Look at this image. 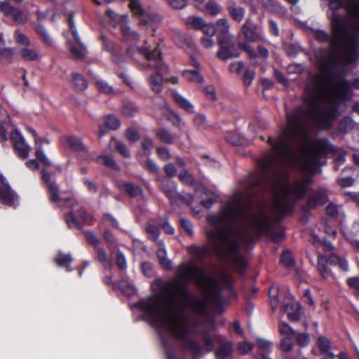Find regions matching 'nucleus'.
Listing matches in <instances>:
<instances>
[{
  "label": "nucleus",
  "instance_id": "8fccbe9b",
  "mask_svg": "<svg viewBox=\"0 0 359 359\" xmlns=\"http://www.w3.org/2000/svg\"><path fill=\"white\" fill-rule=\"evenodd\" d=\"M264 6L272 12H277L281 8L280 4L276 0H266L263 1Z\"/></svg>",
  "mask_w": 359,
  "mask_h": 359
},
{
  "label": "nucleus",
  "instance_id": "e2e57ef3",
  "mask_svg": "<svg viewBox=\"0 0 359 359\" xmlns=\"http://www.w3.org/2000/svg\"><path fill=\"white\" fill-rule=\"evenodd\" d=\"M252 345L245 341L240 342L238 346V352L245 355L249 353L252 349Z\"/></svg>",
  "mask_w": 359,
  "mask_h": 359
},
{
  "label": "nucleus",
  "instance_id": "c85d7f7f",
  "mask_svg": "<svg viewBox=\"0 0 359 359\" xmlns=\"http://www.w3.org/2000/svg\"><path fill=\"white\" fill-rule=\"evenodd\" d=\"M19 53L20 57L27 61L37 60L39 58V53L35 49L31 48L29 46L20 47Z\"/></svg>",
  "mask_w": 359,
  "mask_h": 359
},
{
  "label": "nucleus",
  "instance_id": "774afa93",
  "mask_svg": "<svg viewBox=\"0 0 359 359\" xmlns=\"http://www.w3.org/2000/svg\"><path fill=\"white\" fill-rule=\"evenodd\" d=\"M97 255L98 259L100 262H103V264H104V265L105 266H107L110 265V262H109V261L107 259V254H106L105 251L103 249L98 248L97 249Z\"/></svg>",
  "mask_w": 359,
  "mask_h": 359
},
{
  "label": "nucleus",
  "instance_id": "f8f14e48",
  "mask_svg": "<svg viewBox=\"0 0 359 359\" xmlns=\"http://www.w3.org/2000/svg\"><path fill=\"white\" fill-rule=\"evenodd\" d=\"M11 139L18 156L22 158H27L29 156L30 147L26 143L22 135L18 130H14L11 133Z\"/></svg>",
  "mask_w": 359,
  "mask_h": 359
},
{
  "label": "nucleus",
  "instance_id": "ddd939ff",
  "mask_svg": "<svg viewBox=\"0 0 359 359\" xmlns=\"http://www.w3.org/2000/svg\"><path fill=\"white\" fill-rule=\"evenodd\" d=\"M0 10L5 15L11 17L17 23L24 24L27 21V17L18 8L13 6L8 1L0 2Z\"/></svg>",
  "mask_w": 359,
  "mask_h": 359
},
{
  "label": "nucleus",
  "instance_id": "6e6d98bb",
  "mask_svg": "<svg viewBox=\"0 0 359 359\" xmlns=\"http://www.w3.org/2000/svg\"><path fill=\"white\" fill-rule=\"evenodd\" d=\"M180 180L186 184H193L194 180L193 176L187 170L183 171L179 175Z\"/></svg>",
  "mask_w": 359,
  "mask_h": 359
},
{
  "label": "nucleus",
  "instance_id": "09e8293b",
  "mask_svg": "<svg viewBox=\"0 0 359 359\" xmlns=\"http://www.w3.org/2000/svg\"><path fill=\"white\" fill-rule=\"evenodd\" d=\"M97 88L100 91L106 94L113 93L114 90L107 83L102 80H97L96 81Z\"/></svg>",
  "mask_w": 359,
  "mask_h": 359
},
{
  "label": "nucleus",
  "instance_id": "a19ab883",
  "mask_svg": "<svg viewBox=\"0 0 359 359\" xmlns=\"http://www.w3.org/2000/svg\"><path fill=\"white\" fill-rule=\"evenodd\" d=\"M279 331L284 337H293L296 333L295 331L285 323H280Z\"/></svg>",
  "mask_w": 359,
  "mask_h": 359
},
{
  "label": "nucleus",
  "instance_id": "a211bd4d",
  "mask_svg": "<svg viewBox=\"0 0 359 359\" xmlns=\"http://www.w3.org/2000/svg\"><path fill=\"white\" fill-rule=\"evenodd\" d=\"M191 64L195 67V69L185 70L183 72V76L189 82L201 83L203 81V76L199 72V62L194 58L191 57Z\"/></svg>",
  "mask_w": 359,
  "mask_h": 359
},
{
  "label": "nucleus",
  "instance_id": "9b49d317",
  "mask_svg": "<svg viewBox=\"0 0 359 359\" xmlns=\"http://www.w3.org/2000/svg\"><path fill=\"white\" fill-rule=\"evenodd\" d=\"M218 41L220 50L217 53L218 57L222 60H227L231 57H236L238 54L234 52V45L230 37L222 38V35L218 36Z\"/></svg>",
  "mask_w": 359,
  "mask_h": 359
},
{
  "label": "nucleus",
  "instance_id": "72a5a7b5",
  "mask_svg": "<svg viewBox=\"0 0 359 359\" xmlns=\"http://www.w3.org/2000/svg\"><path fill=\"white\" fill-rule=\"evenodd\" d=\"M67 145L70 149L76 151H84L85 147L82 144L80 139L76 137H69L67 140Z\"/></svg>",
  "mask_w": 359,
  "mask_h": 359
},
{
  "label": "nucleus",
  "instance_id": "3c124183",
  "mask_svg": "<svg viewBox=\"0 0 359 359\" xmlns=\"http://www.w3.org/2000/svg\"><path fill=\"white\" fill-rule=\"evenodd\" d=\"M292 337H283L281 340L280 347L285 352H289L292 350L294 344L292 340Z\"/></svg>",
  "mask_w": 359,
  "mask_h": 359
},
{
  "label": "nucleus",
  "instance_id": "f257e3e1",
  "mask_svg": "<svg viewBox=\"0 0 359 359\" xmlns=\"http://www.w3.org/2000/svg\"><path fill=\"white\" fill-rule=\"evenodd\" d=\"M338 67L332 68L324 75L310 77L304 96L306 107H299L287 115V126L276 140L269 138L272 152L259 163L262 177L256 183L257 186H266V178H269L274 194V210L280 217L292 211L294 199L302 198L312 182L310 176L305 175L290 185L285 167L298 166L303 172L314 174L321 158L328 151L334 150L332 144L325 142L311 149L303 145L309 121L328 128L338 116L340 100L351 97V86L359 88V78L351 84L341 74L335 73Z\"/></svg>",
  "mask_w": 359,
  "mask_h": 359
},
{
  "label": "nucleus",
  "instance_id": "49530a36",
  "mask_svg": "<svg viewBox=\"0 0 359 359\" xmlns=\"http://www.w3.org/2000/svg\"><path fill=\"white\" fill-rule=\"evenodd\" d=\"M72 259L70 255H65L60 252L55 258L56 263L60 266H68Z\"/></svg>",
  "mask_w": 359,
  "mask_h": 359
},
{
  "label": "nucleus",
  "instance_id": "2f4dec72",
  "mask_svg": "<svg viewBox=\"0 0 359 359\" xmlns=\"http://www.w3.org/2000/svg\"><path fill=\"white\" fill-rule=\"evenodd\" d=\"M157 256L163 267L165 269L171 268V262L167 257V252L163 243L159 244V248L157 251Z\"/></svg>",
  "mask_w": 359,
  "mask_h": 359
},
{
  "label": "nucleus",
  "instance_id": "c756f323",
  "mask_svg": "<svg viewBox=\"0 0 359 359\" xmlns=\"http://www.w3.org/2000/svg\"><path fill=\"white\" fill-rule=\"evenodd\" d=\"M122 188L131 197H137L142 195V189L139 186H136L131 182H125L122 184Z\"/></svg>",
  "mask_w": 359,
  "mask_h": 359
},
{
  "label": "nucleus",
  "instance_id": "9d476101",
  "mask_svg": "<svg viewBox=\"0 0 359 359\" xmlns=\"http://www.w3.org/2000/svg\"><path fill=\"white\" fill-rule=\"evenodd\" d=\"M327 263H329L331 265H338L339 267L344 271H347L348 269V263L346 261L340 258L339 256L334 253H332L329 256L327 260H326L323 255H319L318 269L324 278H327L330 275V271L327 267Z\"/></svg>",
  "mask_w": 359,
  "mask_h": 359
},
{
  "label": "nucleus",
  "instance_id": "4d7b16f0",
  "mask_svg": "<svg viewBox=\"0 0 359 359\" xmlns=\"http://www.w3.org/2000/svg\"><path fill=\"white\" fill-rule=\"evenodd\" d=\"M229 70L231 72L241 74L242 72L245 71L244 64L241 61L233 62L230 65Z\"/></svg>",
  "mask_w": 359,
  "mask_h": 359
},
{
  "label": "nucleus",
  "instance_id": "bb28decb",
  "mask_svg": "<svg viewBox=\"0 0 359 359\" xmlns=\"http://www.w3.org/2000/svg\"><path fill=\"white\" fill-rule=\"evenodd\" d=\"M163 191L165 195L170 198L171 201H175L177 198L180 197L182 199L185 200L184 198L181 196L177 191L176 185L171 181H168L163 187Z\"/></svg>",
  "mask_w": 359,
  "mask_h": 359
},
{
  "label": "nucleus",
  "instance_id": "5701e85b",
  "mask_svg": "<svg viewBox=\"0 0 359 359\" xmlns=\"http://www.w3.org/2000/svg\"><path fill=\"white\" fill-rule=\"evenodd\" d=\"M227 10L230 16L236 21L241 22L245 16V9L236 4L233 0H229L228 1Z\"/></svg>",
  "mask_w": 359,
  "mask_h": 359
},
{
  "label": "nucleus",
  "instance_id": "a878e982",
  "mask_svg": "<svg viewBox=\"0 0 359 359\" xmlns=\"http://www.w3.org/2000/svg\"><path fill=\"white\" fill-rule=\"evenodd\" d=\"M172 97L175 102L184 110L189 113H193L194 111V105L185 97L181 95L177 91L172 92Z\"/></svg>",
  "mask_w": 359,
  "mask_h": 359
},
{
  "label": "nucleus",
  "instance_id": "052dcab7",
  "mask_svg": "<svg viewBox=\"0 0 359 359\" xmlns=\"http://www.w3.org/2000/svg\"><path fill=\"white\" fill-rule=\"evenodd\" d=\"M255 77V72L253 70L246 69L244 71L243 82L245 86H250Z\"/></svg>",
  "mask_w": 359,
  "mask_h": 359
},
{
  "label": "nucleus",
  "instance_id": "603ef678",
  "mask_svg": "<svg viewBox=\"0 0 359 359\" xmlns=\"http://www.w3.org/2000/svg\"><path fill=\"white\" fill-rule=\"evenodd\" d=\"M205 349L207 352L211 351L214 346V339L210 333H205L203 337Z\"/></svg>",
  "mask_w": 359,
  "mask_h": 359
},
{
  "label": "nucleus",
  "instance_id": "dca6fc26",
  "mask_svg": "<svg viewBox=\"0 0 359 359\" xmlns=\"http://www.w3.org/2000/svg\"><path fill=\"white\" fill-rule=\"evenodd\" d=\"M27 130L34 137L35 156L36 160L39 161L44 167L50 166L51 162L43 151L42 142L41 139L36 137V133L34 129L28 128Z\"/></svg>",
  "mask_w": 359,
  "mask_h": 359
},
{
  "label": "nucleus",
  "instance_id": "4c0bfd02",
  "mask_svg": "<svg viewBox=\"0 0 359 359\" xmlns=\"http://www.w3.org/2000/svg\"><path fill=\"white\" fill-rule=\"evenodd\" d=\"M174 42L180 48H186L190 46V41L181 32H177L173 36Z\"/></svg>",
  "mask_w": 359,
  "mask_h": 359
},
{
  "label": "nucleus",
  "instance_id": "c03bdc74",
  "mask_svg": "<svg viewBox=\"0 0 359 359\" xmlns=\"http://www.w3.org/2000/svg\"><path fill=\"white\" fill-rule=\"evenodd\" d=\"M296 341L300 346H306L310 342V336L305 332L295 333Z\"/></svg>",
  "mask_w": 359,
  "mask_h": 359
},
{
  "label": "nucleus",
  "instance_id": "a18cd8bd",
  "mask_svg": "<svg viewBox=\"0 0 359 359\" xmlns=\"http://www.w3.org/2000/svg\"><path fill=\"white\" fill-rule=\"evenodd\" d=\"M137 111V107L133 103L124 104L122 108V114L126 116H133Z\"/></svg>",
  "mask_w": 359,
  "mask_h": 359
},
{
  "label": "nucleus",
  "instance_id": "0e129e2a",
  "mask_svg": "<svg viewBox=\"0 0 359 359\" xmlns=\"http://www.w3.org/2000/svg\"><path fill=\"white\" fill-rule=\"evenodd\" d=\"M36 32L41 35L45 42L50 43V38L46 29L41 25H37L35 28Z\"/></svg>",
  "mask_w": 359,
  "mask_h": 359
},
{
  "label": "nucleus",
  "instance_id": "4be33fe9",
  "mask_svg": "<svg viewBox=\"0 0 359 359\" xmlns=\"http://www.w3.org/2000/svg\"><path fill=\"white\" fill-rule=\"evenodd\" d=\"M327 201V196L325 191L320 189L318 191H313L308 200V205L310 208H314L319 205L324 204Z\"/></svg>",
  "mask_w": 359,
  "mask_h": 359
},
{
  "label": "nucleus",
  "instance_id": "2eb2a0df",
  "mask_svg": "<svg viewBox=\"0 0 359 359\" xmlns=\"http://www.w3.org/2000/svg\"><path fill=\"white\" fill-rule=\"evenodd\" d=\"M288 299L292 301L291 303L283 304V309L287 315L288 318L292 321H297L302 315V307L298 302L294 301V297L292 294L288 296Z\"/></svg>",
  "mask_w": 359,
  "mask_h": 359
},
{
  "label": "nucleus",
  "instance_id": "cd10ccee",
  "mask_svg": "<svg viewBox=\"0 0 359 359\" xmlns=\"http://www.w3.org/2000/svg\"><path fill=\"white\" fill-rule=\"evenodd\" d=\"M109 147L111 150H116L125 158H129L130 156V151L126 146L116 138H111Z\"/></svg>",
  "mask_w": 359,
  "mask_h": 359
},
{
  "label": "nucleus",
  "instance_id": "393cba45",
  "mask_svg": "<svg viewBox=\"0 0 359 359\" xmlns=\"http://www.w3.org/2000/svg\"><path fill=\"white\" fill-rule=\"evenodd\" d=\"M197 6L205 14L215 16L221 13L222 7L215 1L210 0L205 4H198Z\"/></svg>",
  "mask_w": 359,
  "mask_h": 359
},
{
  "label": "nucleus",
  "instance_id": "680f3d73",
  "mask_svg": "<svg viewBox=\"0 0 359 359\" xmlns=\"http://www.w3.org/2000/svg\"><path fill=\"white\" fill-rule=\"evenodd\" d=\"M144 167L145 168V169H147L151 173H157L158 171V165L155 163V162L153 160L150 158H147L144 164Z\"/></svg>",
  "mask_w": 359,
  "mask_h": 359
},
{
  "label": "nucleus",
  "instance_id": "39448f33",
  "mask_svg": "<svg viewBox=\"0 0 359 359\" xmlns=\"http://www.w3.org/2000/svg\"><path fill=\"white\" fill-rule=\"evenodd\" d=\"M135 50L146 57L149 61L148 66L156 70L149 78V85L153 92L160 93L163 90V74L167 71V67L161 61L160 51L157 48L151 52L147 48L139 46Z\"/></svg>",
  "mask_w": 359,
  "mask_h": 359
},
{
  "label": "nucleus",
  "instance_id": "b1692460",
  "mask_svg": "<svg viewBox=\"0 0 359 359\" xmlns=\"http://www.w3.org/2000/svg\"><path fill=\"white\" fill-rule=\"evenodd\" d=\"M241 32L248 43H249L248 42L259 41L262 39L261 33L258 30L251 28L248 25V21L242 26Z\"/></svg>",
  "mask_w": 359,
  "mask_h": 359
},
{
  "label": "nucleus",
  "instance_id": "e433bc0d",
  "mask_svg": "<svg viewBox=\"0 0 359 359\" xmlns=\"http://www.w3.org/2000/svg\"><path fill=\"white\" fill-rule=\"evenodd\" d=\"M104 124L110 130H116L120 127L119 120L113 115H108L105 117Z\"/></svg>",
  "mask_w": 359,
  "mask_h": 359
},
{
  "label": "nucleus",
  "instance_id": "79ce46f5",
  "mask_svg": "<svg viewBox=\"0 0 359 359\" xmlns=\"http://www.w3.org/2000/svg\"><path fill=\"white\" fill-rule=\"evenodd\" d=\"M14 37L16 43L20 46V47H26L29 46V40L27 38V36L23 34L19 31H15L14 34Z\"/></svg>",
  "mask_w": 359,
  "mask_h": 359
},
{
  "label": "nucleus",
  "instance_id": "ea45409f",
  "mask_svg": "<svg viewBox=\"0 0 359 359\" xmlns=\"http://www.w3.org/2000/svg\"><path fill=\"white\" fill-rule=\"evenodd\" d=\"M317 344H318L319 349L322 352H323L325 353H327L329 352L330 348V341L325 337L320 336L318 338Z\"/></svg>",
  "mask_w": 359,
  "mask_h": 359
},
{
  "label": "nucleus",
  "instance_id": "7ed1b4c3",
  "mask_svg": "<svg viewBox=\"0 0 359 359\" xmlns=\"http://www.w3.org/2000/svg\"><path fill=\"white\" fill-rule=\"evenodd\" d=\"M210 226L205 230L212 250L219 257L232 261L240 272L246 262L240 252L241 242L251 243L258 234L270 227V221L262 209H250L247 196L236 192L224 203L218 213L207 217Z\"/></svg>",
  "mask_w": 359,
  "mask_h": 359
},
{
  "label": "nucleus",
  "instance_id": "f704fd0d",
  "mask_svg": "<svg viewBox=\"0 0 359 359\" xmlns=\"http://www.w3.org/2000/svg\"><path fill=\"white\" fill-rule=\"evenodd\" d=\"M14 54V50L11 48H0V62L3 64L11 62Z\"/></svg>",
  "mask_w": 359,
  "mask_h": 359
},
{
  "label": "nucleus",
  "instance_id": "473e14b6",
  "mask_svg": "<svg viewBox=\"0 0 359 359\" xmlns=\"http://www.w3.org/2000/svg\"><path fill=\"white\" fill-rule=\"evenodd\" d=\"M204 22L203 19L198 16H189L186 19L187 26L194 29H201Z\"/></svg>",
  "mask_w": 359,
  "mask_h": 359
},
{
  "label": "nucleus",
  "instance_id": "f3484780",
  "mask_svg": "<svg viewBox=\"0 0 359 359\" xmlns=\"http://www.w3.org/2000/svg\"><path fill=\"white\" fill-rule=\"evenodd\" d=\"M215 338L220 343V346L215 351L217 359H229L231 356L232 344L229 341H225L219 335H215Z\"/></svg>",
  "mask_w": 359,
  "mask_h": 359
},
{
  "label": "nucleus",
  "instance_id": "1a4fd4ad",
  "mask_svg": "<svg viewBox=\"0 0 359 359\" xmlns=\"http://www.w3.org/2000/svg\"><path fill=\"white\" fill-rule=\"evenodd\" d=\"M69 27L72 31L74 42L68 41V48L74 58L76 60L83 59L88 53V50L85 45L81 41L79 34L76 29L74 22L73 21V15L71 14L69 17Z\"/></svg>",
  "mask_w": 359,
  "mask_h": 359
},
{
  "label": "nucleus",
  "instance_id": "69168bd1",
  "mask_svg": "<svg viewBox=\"0 0 359 359\" xmlns=\"http://www.w3.org/2000/svg\"><path fill=\"white\" fill-rule=\"evenodd\" d=\"M194 124L198 127L200 129H203L206 126V118L205 116L201 114H198L194 118Z\"/></svg>",
  "mask_w": 359,
  "mask_h": 359
},
{
  "label": "nucleus",
  "instance_id": "58836bf2",
  "mask_svg": "<svg viewBox=\"0 0 359 359\" xmlns=\"http://www.w3.org/2000/svg\"><path fill=\"white\" fill-rule=\"evenodd\" d=\"M156 135L159 140L165 143L170 144L175 140V136L165 129L159 130Z\"/></svg>",
  "mask_w": 359,
  "mask_h": 359
},
{
  "label": "nucleus",
  "instance_id": "412c9836",
  "mask_svg": "<svg viewBox=\"0 0 359 359\" xmlns=\"http://www.w3.org/2000/svg\"><path fill=\"white\" fill-rule=\"evenodd\" d=\"M239 48L245 51H246L250 58H254L257 56L262 57L263 58H266L269 56L268 50L261 46L257 47V50H255L252 48L251 46L247 42H242L239 43Z\"/></svg>",
  "mask_w": 359,
  "mask_h": 359
},
{
  "label": "nucleus",
  "instance_id": "37998d69",
  "mask_svg": "<svg viewBox=\"0 0 359 359\" xmlns=\"http://www.w3.org/2000/svg\"><path fill=\"white\" fill-rule=\"evenodd\" d=\"M217 25L219 32L224 34V36H222V38H226L229 36V25L225 18H221L217 20Z\"/></svg>",
  "mask_w": 359,
  "mask_h": 359
},
{
  "label": "nucleus",
  "instance_id": "13d9d810",
  "mask_svg": "<svg viewBox=\"0 0 359 359\" xmlns=\"http://www.w3.org/2000/svg\"><path fill=\"white\" fill-rule=\"evenodd\" d=\"M281 262L285 266L290 267L293 265L294 259L290 252H284L281 257Z\"/></svg>",
  "mask_w": 359,
  "mask_h": 359
},
{
  "label": "nucleus",
  "instance_id": "6e6552de",
  "mask_svg": "<svg viewBox=\"0 0 359 359\" xmlns=\"http://www.w3.org/2000/svg\"><path fill=\"white\" fill-rule=\"evenodd\" d=\"M65 204L72 209L70 212L67 214L65 217L67 226L71 229H80L81 225L78 218L88 220L90 219V216L88 215L83 208H76L78 205L76 200L74 198L65 199Z\"/></svg>",
  "mask_w": 359,
  "mask_h": 359
},
{
  "label": "nucleus",
  "instance_id": "20e7f679",
  "mask_svg": "<svg viewBox=\"0 0 359 359\" xmlns=\"http://www.w3.org/2000/svg\"><path fill=\"white\" fill-rule=\"evenodd\" d=\"M331 20L332 38L321 29L314 32L320 41L329 43L330 50L319 52L316 60L324 75L337 66H348L358 58L359 46V6L348 5L346 0H328Z\"/></svg>",
  "mask_w": 359,
  "mask_h": 359
},
{
  "label": "nucleus",
  "instance_id": "5fc2aeb1",
  "mask_svg": "<svg viewBox=\"0 0 359 359\" xmlns=\"http://www.w3.org/2000/svg\"><path fill=\"white\" fill-rule=\"evenodd\" d=\"M146 231L150 239L155 240L158 236V229L152 224H149L147 226Z\"/></svg>",
  "mask_w": 359,
  "mask_h": 359
},
{
  "label": "nucleus",
  "instance_id": "bf43d9fd",
  "mask_svg": "<svg viewBox=\"0 0 359 359\" xmlns=\"http://www.w3.org/2000/svg\"><path fill=\"white\" fill-rule=\"evenodd\" d=\"M85 236H86V239L87 242L89 244L93 245L95 248H97L99 245V243H100L99 239L91 231L85 232Z\"/></svg>",
  "mask_w": 359,
  "mask_h": 359
},
{
  "label": "nucleus",
  "instance_id": "338daca9",
  "mask_svg": "<svg viewBox=\"0 0 359 359\" xmlns=\"http://www.w3.org/2000/svg\"><path fill=\"white\" fill-rule=\"evenodd\" d=\"M157 154L158 157L163 161H168L170 158V154L168 149L165 147H159L157 149Z\"/></svg>",
  "mask_w": 359,
  "mask_h": 359
},
{
  "label": "nucleus",
  "instance_id": "7c9ffc66",
  "mask_svg": "<svg viewBox=\"0 0 359 359\" xmlns=\"http://www.w3.org/2000/svg\"><path fill=\"white\" fill-rule=\"evenodd\" d=\"M119 288L124 294L128 297L133 296L136 292L134 285L128 279H124L120 282Z\"/></svg>",
  "mask_w": 359,
  "mask_h": 359
},
{
  "label": "nucleus",
  "instance_id": "423d86ee",
  "mask_svg": "<svg viewBox=\"0 0 359 359\" xmlns=\"http://www.w3.org/2000/svg\"><path fill=\"white\" fill-rule=\"evenodd\" d=\"M107 15L111 19L115 25H119L120 29L123 34V40L130 43V46L128 48L127 53L129 55L132 56L131 52L133 51L135 48L136 42L139 39L138 34L132 30L128 25V19L126 15H120L116 13L111 9H108L106 11Z\"/></svg>",
  "mask_w": 359,
  "mask_h": 359
},
{
  "label": "nucleus",
  "instance_id": "6ab92c4d",
  "mask_svg": "<svg viewBox=\"0 0 359 359\" xmlns=\"http://www.w3.org/2000/svg\"><path fill=\"white\" fill-rule=\"evenodd\" d=\"M42 179L45 182L47 183L50 200L55 203H60L62 201V198L59 195L60 192L57 184L50 180L49 174L47 173L45 170H43L42 171Z\"/></svg>",
  "mask_w": 359,
  "mask_h": 359
},
{
  "label": "nucleus",
  "instance_id": "864d4df0",
  "mask_svg": "<svg viewBox=\"0 0 359 359\" xmlns=\"http://www.w3.org/2000/svg\"><path fill=\"white\" fill-rule=\"evenodd\" d=\"M201 29L209 37H212L216 32V28L213 24H205L204 22Z\"/></svg>",
  "mask_w": 359,
  "mask_h": 359
},
{
  "label": "nucleus",
  "instance_id": "c9c22d12",
  "mask_svg": "<svg viewBox=\"0 0 359 359\" xmlns=\"http://www.w3.org/2000/svg\"><path fill=\"white\" fill-rule=\"evenodd\" d=\"M73 78V82L75 85V86L79 90H84L88 87V82L84 79V77L77 73H74L72 74Z\"/></svg>",
  "mask_w": 359,
  "mask_h": 359
},
{
  "label": "nucleus",
  "instance_id": "4468645a",
  "mask_svg": "<svg viewBox=\"0 0 359 359\" xmlns=\"http://www.w3.org/2000/svg\"><path fill=\"white\" fill-rule=\"evenodd\" d=\"M18 196L11 190L6 179L0 174V201L7 205H13L17 201Z\"/></svg>",
  "mask_w": 359,
  "mask_h": 359
},
{
  "label": "nucleus",
  "instance_id": "f03ea898",
  "mask_svg": "<svg viewBox=\"0 0 359 359\" xmlns=\"http://www.w3.org/2000/svg\"><path fill=\"white\" fill-rule=\"evenodd\" d=\"M233 278L226 272L208 276L195 263H182L176 276L168 280H156L152 285L156 294L140 301L139 309L156 328L170 332L184 349L194 356L203 354L197 341V331L185 314L187 309L205 316L208 303L221 302L220 285L231 287Z\"/></svg>",
  "mask_w": 359,
  "mask_h": 359
},
{
  "label": "nucleus",
  "instance_id": "de8ad7c7",
  "mask_svg": "<svg viewBox=\"0 0 359 359\" xmlns=\"http://www.w3.org/2000/svg\"><path fill=\"white\" fill-rule=\"evenodd\" d=\"M100 163L104 164L106 166L112 168L114 170H118V166L114 161L113 158L109 156H100L98 158Z\"/></svg>",
  "mask_w": 359,
  "mask_h": 359
},
{
  "label": "nucleus",
  "instance_id": "aec40b11",
  "mask_svg": "<svg viewBox=\"0 0 359 359\" xmlns=\"http://www.w3.org/2000/svg\"><path fill=\"white\" fill-rule=\"evenodd\" d=\"M201 204L205 208H210L216 202V195L205 187H201L196 191V196H199Z\"/></svg>",
  "mask_w": 359,
  "mask_h": 359
},
{
  "label": "nucleus",
  "instance_id": "0eeeda50",
  "mask_svg": "<svg viewBox=\"0 0 359 359\" xmlns=\"http://www.w3.org/2000/svg\"><path fill=\"white\" fill-rule=\"evenodd\" d=\"M129 6L133 14L139 20V23L142 25L150 26L153 32L157 25L161 22L160 15L154 12H148L144 10L140 0H129Z\"/></svg>",
  "mask_w": 359,
  "mask_h": 359
}]
</instances>
